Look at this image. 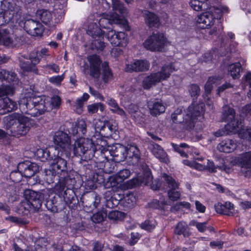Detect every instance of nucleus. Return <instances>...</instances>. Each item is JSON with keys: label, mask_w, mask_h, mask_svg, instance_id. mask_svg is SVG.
<instances>
[{"label": "nucleus", "mask_w": 251, "mask_h": 251, "mask_svg": "<svg viewBox=\"0 0 251 251\" xmlns=\"http://www.w3.org/2000/svg\"><path fill=\"white\" fill-rule=\"evenodd\" d=\"M183 163L186 165L199 171L204 170L205 169V165L201 164L195 161H190L188 160H184L183 161Z\"/></svg>", "instance_id": "53"}, {"label": "nucleus", "mask_w": 251, "mask_h": 251, "mask_svg": "<svg viewBox=\"0 0 251 251\" xmlns=\"http://www.w3.org/2000/svg\"><path fill=\"white\" fill-rule=\"evenodd\" d=\"M89 93L96 98L100 100H103V97L98 91L94 90L91 87H89Z\"/></svg>", "instance_id": "61"}, {"label": "nucleus", "mask_w": 251, "mask_h": 251, "mask_svg": "<svg viewBox=\"0 0 251 251\" xmlns=\"http://www.w3.org/2000/svg\"><path fill=\"white\" fill-rule=\"evenodd\" d=\"M18 105L16 101L9 98L0 99V115H3L16 110Z\"/></svg>", "instance_id": "25"}, {"label": "nucleus", "mask_w": 251, "mask_h": 251, "mask_svg": "<svg viewBox=\"0 0 251 251\" xmlns=\"http://www.w3.org/2000/svg\"><path fill=\"white\" fill-rule=\"evenodd\" d=\"M87 59L89 63L90 75L95 78H99L102 62L99 56L96 54L89 55Z\"/></svg>", "instance_id": "19"}, {"label": "nucleus", "mask_w": 251, "mask_h": 251, "mask_svg": "<svg viewBox=\"0 0 251 251\" xmlns=\"http://www.w3.org/2000/svg\"><path fill=\"white\" fill-rule=\"evenodd\" d=\"M174 71L176 69L173 64L163 66L160 71L152 73L144 78L142 82L143 88L147 90L150 89L153 85L169 78Z\"/></svg>", "instance_id": "8"}, {"label": "nucleus", "mask_w": 251, "mask_h": 251, "mask_svg": "<svg viewBox=\"0 0 251 251\" xmlns=\"http://www.w3.org/2000/svg\"><path fill=\"white\" fill-rule=\"evenodd\" d=\"M11 4H9L7 10H2L0 12L2 16L3 25L9 23L13 18L14 12Z\"/></svg>", "instance_id": "41"}, {"label": "nucleus", "mask_w": 251, "mask_h": 251, "mask_svg": "<svg viewBox=\"0 0 251 251\" xmlns=\"http://www.w3.org/2000/svg\"><path fill=\"white\" fill-rule=\"evenodd\" d=\"M78 131L81 132L82 134H84L86 132V124L82 120L78 122L75 126L72 128L70 133L75 136L78 133Z\"/></svg>", "instance_id": "42"}, {"label": "nucleus", "mask_w": 251, "mask_h": 251, "mask_svg": "<svg viewBox=\"0 0 251 251\" xmlns=\"http://www.w3.org/2000/svg\"><path fill=\"white\" fill-rule=\"evenodd\" d=\"M42 68L45 71L47 72L48 73H58L60 71V67L57 64L54 62H50L47 63L46 65H43Z\"/></svg>", "instance_id": "47"}, {"label": "nucleus", "mask_w": 251, "mask_h": 251, "mask_svg": "<svg viewBox=\"0 0 251 251\" xmlns=\"http://www.w3.org/2000/svg\"><path fill=\"white\" fill-rule=\"evenodd\" d=\"M150 63L146 60H135L126 65L125 70L127 72H143L149 70Z\"/></svg>", "instance_id": "21"}, {"label": "nucleus", "mask_w": 251, "mask_h": 251, "mask_svg": "<svg viewBox=\"0 0 251 251\" xmlns=\"http://www.w3.org/2000/svg\"><path fill=\"white\" fill-rule=\"evenodd\" d=\"M168 43L166 38L162 33L153 34L144 43V47L151 51H162Z\"/></svg>", "instance_id": "11"}, {"label": "nucleus", "mask_w": 251, "mask_h": 251, "mask_svg": "<svg viewBox=\"0 0 251 251\" xmlns=\"http://www.w3.org/2000/svg\"><path fill=\"white\" fill-rule=\"evenodd\" d=\"M112 9L108 14H103L99 19L100 26L103 28H110L113 24L126 25L127 24L125 16L127 9L119 0H112Z\"/></svg>", "instance_id": "4"}, {"label": "nucleus", "mask_w": 251, "mask_h": 251, "mask_svg": "<svg viewBox=\"0 0 251 251\" xmlns=\"http://www.w3.org/2000/svg\"><path fill=\"white\" fill-rule=\"evenodd\" d=\"M241 65L239 62L229 65L228 67V72L233 78H238L240 76Z\"/></svg>", "instance_id": "37"}, {"label": "nucleus", "mask_w": 251, "mask_h": 251, "mask_svg": "<svg viewBox=\"0 0 251 251\" xmlns=\"http://www.w3.org/2000/svg\"><path fill=\"white\" fill-rule=\"evenodd\" d=\"M31 92L22 95L19 100L20 109L23 113L31 116H38L46 111L51 110L53 107L58 106L61 103V99L58 96H54L50 100V103L40 97L32 96Z\"/></svg>", "instance_id": "2"}, {"label": "nucleus", "mask_w": 251, "mask_h": 251, "mask_svg": "<svg viewBox=\"0 0 251 251\" xmlns=\"http://www.w3.org/2000/svg\"><path fill=\"white\" fill-rule=\"evenodd\" d=\"M87 33L93 38L98 37L100 39H96L92 42V45L98 50H102L104 47V43L100 39L103 35L102 30L95 23H91L88 25Z\"/></svg>", "instance_id": "15"}, {"label": "nucleus", "mask_w": 251, "mask_h": 251, "mask_svg": "<svg viewBox=\"0 0 251 251\" xmlns=\"http://www.w3.org/2000/svg\"><path fill=\"white\" fill-rule=\"evenodd\" d=\"M18 82L16 74L12 72L0 71V98L4 96L12 95L14 86Z\"/></svg>", "instance_id": "9"}, {"label": "nucleus", "mask_w": 251, "mask_h": 251, "mask_svg": "<svg viewBox=\"0 0 251 251\" xmlns=\"http://www.w3.org/2000/svg\"><path fill=\"white\" fill-rule=\"evenodd\" d=\"M148 106L151 114L153 116H157L165 112V107L160 100H151L148 102Z\"/></svg>", "instance_id": "30"}, {"label": "nucleus", "mask_w": 251, "mask_h": 251, "mask_svg": "<svg viewBox=\"0 0 251 251\" xmlns=\"http://www.w3.org/2000/svg\"><path fill=\"white\" fill-rule=\"evenodd\" d=\"M189 91L192 97H197L199 95L200 88L196 84H192L189 87Z\"/></svg>", "instance_id": "58"}, {"label": "nucleus", "mask_w": 251, "mask_h": 251, "mask_svg": "<svg viewBox=\"0 0 251 251\" xmlns=\"http://www.w3.org/2000/svg\"><path fill=\"white\" fill-rule=\"evenodd\" d=\"M181 146H182V147H184V149L186 150L187 153H189L190 154H193V153L197 155L199 154L198 151L193 147H189L185 143H181Z\"/></svg>", "instance_id": "60"}, {"label": "nucleus", "mask_w": 251, "mask_h": 251, "mask_svg": "<svg viewBox=\"0 0 251 251\" xmlns=\"http://www.w3.org/2000/svg\"><path fill=\"white\" fill-rule=\"evenodd\" d=\"M151 150L152 154L160 161L165 163L168 162L167 154L159 145L156 144L151 145Z\"/></svg>", "instance_id": "31"}, {"label": "nucleus", "mask_w": 251, "mask_h": 251, "mask_svg": "<svg viewBox=\"0 0 251 251\" xmlns=\"http://www.w3.org/2000/svg\"><path fill=\"white\" fill-rule=\"evenodd\" d=\"M23 176V173H21L18 170L12 172L10 174L11 179L14 182H20Z\"/></svg>", "instance_id": "56"}, {"label": "nucleus", "mask_w": 251, "mask_h": 251, "mask_svg": "<svg viewBox=\"0 0 251 251\" xmlns=\"http://www.w3.org/2000/svg\"><path fill=\"white\" fill-rule=\"evenodd\" d=\"M35 155L41 161L44 162L50 159V152L47 149H38Z\"/></svg>", "instance_id": "45"}, {"label": "nucleus", "mask_w": 251, "mask_h": 251, "mask_svg": "<svg viewBox=\"0 0 251 251\" xmlns=\"http://www.w3.org/2000/svg\"><path fill=\"white\" fill-rule=\"evenodd\" d=\"M190 225L196 226L200 232H203L206 229L207 222L199 223L196 221H192L190 222Z\"/></svg>", "instance_id": "57"}, {"label": "nucleus", "mask_w": 251, "mask_h": 251, "mask_svg": "<svg viewBox=\"0 0 251 251\" xmlns=\"http://www.w3.org/2000/svg\"><path fill=\"white\" fill-rule=\"evenodd\" d=\"M115 198L116 199H119L120 200H123L126 203H127L129 206L133 205L135 202L136 199L134 194L132 193H126L125 194H115Z\"/></svg>", "instance_id": "39"}, {"label": "nucleus", "mask_w": 251, "mask_h": 251, "mask_svg": "<svg viewBox=\"0 0 251 251\" xmlns=\"http://www.w3.org/2000/svg\"><path fill=\"white\" fill-rule=\"evenodd\" d=\"M89 98V95L87 93H85L83 94L82 97L78 98L76 100L74 107L75 108V111L77 113L80 114L82 112L84 102L88 100Z\"/></svg>", "instance_id": "38"}, {"label": "nucleus", "mask_w": 251, "mask_h": 251, "mask_svg": "<svg viewBox=\"0 0 251 251\" xmlns=\"http://www.w3.org/2000/svg\"><path fill=\"white\" fill-rule=\"evenodd\" d=\"M215 209L220 214L233 216L235 214L234 205L230 202H226L224 204L218 202L215 205Z\"/></svg>", "instance_id": "26"}, {"label": "nucleus", "mask_w": 251, "mask_h": 251, "mask_svg": "<svg viewBox=\"0 0 251 251\" xmlns=\"http://www.w3.org/2000/svg\"><path fill=\"white\" fill-rule=\"evenodd\" d=\"M131 174V171L129 169H124L120 170L114 176L113 179L116 183L119 184L123 182L125 180L127 179Z\"/></svg>", "instance_id": "35"}, {"label": "nucleus", "mask_w": 251, "mask_h": 251, "mask_svg": "<svg viewBox=\"0 0 251 251\" xmlns=\"http://www.w3.org/2000/svg\"><path fill=\"white\" fill-rule=\"evenodd\" d=\"M20 66V67L25 71L27 72H33L34 73L37 74L38 70L35 67L30 64L28 61H25L24 60L23 56L19 58Z\"/></svg>", "instance_id": "48"}, {"label": "nucleus", "mask_w": 251, "mask_h": 251, "mask_svg": "<svg viewBox=\"0 0 251 251\" xmlns=\"http://www.w3.org/2000/svg\"><path fill=\"white\" fill-rule=\"evenodd\" d=\"M56 176H57V174L54 173L50 167L49 169H46L44 171V179L48 183H52Z\"/></svg>", "instance_id": "49"}, {"label": "nucleus", "mask_w": 251, "mask_h": 251, "mask_svg": "<svg viewBox=\"0 0 251 251\" xmlns=\"http://www.w3.org/2000/svg\"><path fill=\"white\" fill-rule=\"evenodd\" d=\"M24 27L27 33L34 36H41L44 30V28L40 22L32 19L26 21Z\"/></svg>", "instance_id": "17"}, {"label": "nucleus", "mask_w": 251, "mask_h": 251, "mask_svg": "<svg viewBox=\"0 0 251 251\" xmlns=\"http://www.w3.org/2000/svg\"><path fill=\"white\" fill-rule=\"evenodd\" d=\"M173 146L175 151L178 152L181 156L187 157V152L184 149V147H182V146H181V144L179 145H174L173 144Z\"/></svg>", "instance_id": "59"}, {"label": "nucleus", "mask_w": 251, "mask_h": 251, "mask_svg": "<svg viewBox=\"0 0 251 251\" xmlns=\"http://www.w3.org/2000/svg\"><path fill=\"white\" fill-rule=\"evenodd\" d=\"M208 0H191L189 4L194 10L200 11L206 9L208 8Z\"/></svg>", "instance_id": "36"}, {"label": "nucleus", "mask_w": 251, "mask_h": 251, "mask_svg": "<svg viewBox=\"0 0 251 251\" xmlns=\"http://www.w3.org/2000/svg\"><path fill=\"white\" fill-rule=\"evenodd\" d=\"M196 209L199 212L203 213L205 211L206 207L202 204L201 202L198 201H196L195 202Z\"/></svg>", "instance_id": "62"}, {"label": "nucleus", "mask_w": 251, "mask_h": 251, "mask_svg": "<svg viewBox=\"0 0 251 251\" xmlns=\"http://www.w3.org/2000/svg\"><path fill=\"white\" fill-rule=\"evenodd\" d=\"M107 104L112 107L111 111L119 115L123 118H126V114L125 111L121 108H120L117 102L115 100L112 98H109L107 100Z\"/></svg>", "instance_id": "34"}, {"label": "nucleus", "mask_w": 251, "mask_h": 251, "mask_svg": "<svg viewBox=\"0 0 251 251\" xmlns=\"http://www.w3.org/2000/svg\"><path fill=\"white\" fill-rule=\"evenodd\" d=\"M37 16L46 25L50 27H54L58 22L55 19L53 21V13L50 11L41 9L37 11Z\"/></svg>", "instance_id": "24"}, {"label": "nucleus", "mask_w": 251, "mask_h": 251, "mask_svg": "<svg viewBox=\"0 0 251 251\" xmlns=\"http://www.w3.org/2000/svg\"><path fill=\"white\" fill-rule=\"evenodd\" d=\"M237 147L236 140L226 139L222 141L217 145V149L221 152L229 153L233 151Z\"/></svg>", "instance_id": "28"}, {"label": "nucleus", "mask_w": 251, "mask_h": 251, "mask_svg": "<svg viewBox=\"0 0 251 251\" xmlns=\"http://www.w3.org/2000/svg\"><path fill=\"white\" fill-rule=\"evenodd\" d=\"M50 167L59 178V190L63 191L65 187H69L75 181L74 179L68 177L67 161L64 159L59 156L56 157L52 160Z\"/></svg>", "instance_id": "6"}, {"label": "nucleus", "mask_w": 251, "mask_h": 251, "mask_svg": "<svg viewBox=\"0 0 251 251\" xmlns=\"http://www.w3.org/2000/svg\"><path fill=\"white\" fill-rule=\"evenodd\" d=\"M222 79V77L219 75L209 77L204 86L205 92L207 94L210 93L212 89L213 84H218Z\"/></svg>", "instance_id": "40"}, {"label": "nucleus", "mask_w": 251, "mask_h": 251, "mask_svg": "<svg viewBox=\"0 0 251 251\" xmlns=\"http://www.w3.org/2000/svg\"><path fill=\"white\" fill-rule=\"evenodd\" d=\"M65 72L61 75L50 77L49 78V82L56 86H60L65 78Z\"/></svg>", "instance_id": "51"}, {"label": "nucleus", "mask_w": 251, "mask_h": 251, "mask_svg": "<svg viewBox=\"0 0 251 251\" xmlns=\"http://www.w3.org/2000/svg\"><path fill=\"white\" fill-rule=\"evenodd\" d=\"M174 232L177 235L183 234L184 236H188V226L186 223L179 222L176 225Z\"/></svg>", "instance_id": "44"}, {"label": "nucleus", "mask_w": 251, "mask_h": 251, "mask_svg": "<svg viewBox=\"0 0 251 251\" xmlns=\"http://www.w3.org/2000/svg\"><path fill=\"white\" fill-rule=\"evenodd\" d=\"M235 163L242 169V173L251 169V151L243 152L235 157Z\"/></svg>", "instance_id": "22"}, {"label": "nucleus", "mask_w": 251, "mask_h": 251, "mask_svg": "<svg viewBox=\"0 0 251 251\" xmlns=\"http://www.w3.org/2000/svg\"><path fill=\"white\" fill-rule=\"evenodd\" d=\"M21 43V39L8 30L4 29L0 31V44L5 46L17 47Z\"/></svg>", "instance_id": "18"}, {"label": "nucleus", "mask_w": 251, "mask_h": 251, "mask_svg": "<svg viewBox=\"0 0 251 251\" xmlns=\"http://www.w3.org/2000/svg\"><path fill=\"white\" fill-rule=\"evenodd\" d=\"M108 217L113 221H120L124 218L125 214L118 211H111L109 212Z\"/></svg>", "instance_id": "50"}, {"label": "nucleus", "mask_w": 251, "mask_h": 251, "mask_svg": "<svg viewBox=\"0 0 251 251\" xmlns=\"http://www.w3.org/2000/svg\"><path fill=\"white\" fill-rule=\"evenodd\" d=\"M145 22L149 26H157L159 25L158 17L153 13L146 11L144 13Z\"/></svg>", "instance_id": "33"}, {"label": "nucleus", "mask_w": 251, "mask_h": 251, "mask_svg": "<svg viewBox=\"0 0 251 251\" xmlns=\"http://www.w3.org/2000/svg\"><path fill=\"white\" fill-rule=\"evenodd\" d=\"M18 170L23 173V176L26 177H30L39 171L40 167L36 163L26 160L20 163L18 165Z\"/></svg>", "instance_id": "20"}, {"label": "nucleus", "mask_w": 251, "mask_h": 251, "mask_svg": "<svg viewBox=\"0 0 251 251\" xmlns=\"http://www.w3.org/2000/svg\"><path fill=\"white\" fill-rule=\"evenodd\" d=\"M156 226V222L153 219L146 220L142 223L140 227L146 230L151 231Z\"/></svg>", "instance_id": "52"}, {"label": "nucleus", "mask_w": 251, "mask_h": 251, "mask_svg": "<svg viewBox=\"0 0 251 251\" xmlns=\"http://www.w3.org/2000/svg\"><path fill=\"white\" fill-rule=\"evenodd\" d=\"M196 20L198 23L202 24L201 28H209L214 24L215 19L211 13L206 12L198 15Z\"/></svg>", "instance_id": "29"}, {"label": "nucleus", "mask_w": 251, "mask_h": 251, "mask_svg": "<svg viewBox=\"0 0 251 251\" xmlns=\"http://www.w3.org/2000/svg\"><path fill=\"white\" fill-rule=\"evenodd\" d=\"M241 123L236 122V126L234 123L227 124L224 128L219 129L214 133V135L219 137L222 136L229 134L230 133H238L239 137L243 139L251 141V128H241Z\"/></svg>", "instance_id": "10"}, {"label": "nucleus", "mask_w": 251, "mask_h": 251, "mask_svg": "<svg viewBox=\"0 0 251 251\" xmlns=\"http://www.w3.org/2000/svg\"><path fill=\"white\" fill-rule=\"evenodd\" d=\"M25 200L20 206L19 209L24 214H27L30 211H34L39 209L44 200V195L41 192L31 190H26L24 193Z\"/></svg>", "instance_id": "7"}, {"label": "nucleus", "mask_w": 251, "mask_h": 251, "mask_svg": "<svg viewBox=\"0 0 251 251\" xmlns=\"http://www.w3.org/2000/svg\"><path fill=\"white\" fill-rule=\"evenodd\" d=\"M235 112L234 109L228 105H226L223 107V115L222 119L225 121L228 122V124H231L232 125V123H234V126H236V122L238 121L239 123H241L242 128H247V127H243L242 122L241 120H238L235 119Z\"/></svg>", "instance_id": "27"}, {"label": "nucleus", "mask_w": 251, "mask_h": 251, "mask_svg": "<svg viewBox=\"0 0 251 251\" xmlns=\"http://www.w3.org/2000/svg\"><path fill=\"white\" fill-rule=\"evenodd\" d=\"M105 36L111 45L115 47H125L128 42L127 35L124 32L111 29L106 33Z\"/></svg>", "instance_id": "13"}, {"label": "nucleus", "mask_w": 251, "mask_h": 251, "mask_svg": "<svg viewBox=\"0 0 251 251\" xmlns=\"http://www.w3.org/2000/svg\"><path fill=\"white\" fill-rule=\"evenodd\" d=\"M152 176L151 171L148 169L144 170L143 175L127 181V188H132L144 183L145 185H151Z\"/></svg>", "instance_id": "16"}, {"label": "nucleus", "mask_w": 251, "mask_h": 251, "mask_svg": "<svg viewBox=\"0 0 251 251\" xmlns=\"http://www.w3.org/2000/svg\"><path fill=\"white\" fill-rule=\"evenodd\" d=\"M128 111L131 116L136 120H140V118H142V113L139 111L138 107L135 104H130L128 108Z\"/></svg>", "instance_id": "46"}, {"label": "nucleus", "mask_w": 251, "mask_h": 251, "mask_svg": "<svg viewBox=\"0 0 251 251\" xmlns=\"http://www.w3.org/2000/svg\"><path fill=\"white\" fill-rule=\"evenodd\" d=\"M239 206L243 210H247L251 208V201H243L239 203Z\"/></svg>", "instance_id": "64"}, {"label": "nucleus", "mask_w": 251, "mask_h": 251, "mask_svg": "<svg viewBox=\"0 0 251 251\" xmlns=\"http://www.w3.org/2000/svg\"><path fill=\"white\" fill-rule=\"evenodd\" d=\"M53 142L57 149L67 157L70 156L72 151L75 155L81 156L85 159L89 160L94 156V145L90 139L79 137L75 139L72 148L70 137L67 133L59 130L55 133Z\"/></svg>", "instance_id": "1"}, {"label": "nucleus", "mask_w": 251, "mask_h": 251, "mask_svg": "<svg viewBox=\"0 0 251 251\" xmlns=\"http://www.w3.org/2000/svg\"><path fill=\"white\" fill-rule=\"evenodd\" d=\"M98 106L99 105H98L97 103L88 105L87 106V110L88 112L90 114H94L96 113L98 110Z\"/></svg>", "instance_id": "63"}, {"label": "nucleus", "mask_w": 251, "mask_h": 251, "mask_svg": "<svg viewBox=\"0 0 251 251\" xmlns=\"http://www.w3.org/2000/svg\"><path fill=\"white\" fill-rule=\"evenodd\" d=\"M106 216V213L103 211H101L95 213L92 217L91 219L93 222L99 223L103 221Z\"/></svg>", "instance_id": "54"}, {"label": "nucleus", "mask_w": 251, "mask_h": 251, "mask_svg": "<svg viewBox=\"0 0 251 251\" xmlns=\"http://www.w3.org/2000/svg\"><path fill=\"white\" fill-rule=\"evenodd\" d=\"M204 109L202 104H192L188 107L185 117L182 115V110L178 108L172 114V119L175 123H184L186 127H191L198 117L203 116Z\"/></svg>", "instance_id": "5"}, {"label": "nucleus", "mask_w": 251, "mask_h": 251, "mask_svg": "<svg viewBox=\"0 0 251 251\" xmlns=\"http://www.w3.org/2000/svg\"><path fill=\"white\" fill-rule=\"evenodd\" d=\"M7 134L20 137L25 135L30 129V119L23 114L14 113L3 119Z\"/></svg>", "instance_id": "3"}, {"label": "nucleus", "mask_w": 251, "mask_h": 251, "mask_svg": "<svg viewBox=\"0 0 251 251\" xmlns=\"http://www.w3.org/2000/svg\"><path fill=\"white\" fill-rule=\"evenodd\" d=\"M244 84L249 86V92L248 93V97L251 99V72H248L245 76ZM242 112L245 114L251 115V103L245 105L242 108Z\"/></svg>", "instance_id": "32"}, {"label": "nucleus", "mask_w": 251, "mask_h": 251, "mask_svg": "<svg viewBox=\"0 0 251 251\" xmlns=\"http://www.w3.org/2000/svg\"><path fill=\"white\" fill-rule=\"evenodd\" d=\"M126 147L121 144H116L111 147H109L107 149L103 148L101 151V155L105 160H108V154H109L115 162H119L126 159Z\"/></svg>", "instance_id": "12"}, {"label": "nucleus", "mask_w": 251, "mask_h": 251, "mask_svg": "<svg viewBox=\"0 0 251 251\" xmlns=\"http://www.w3.org/2000/svg\"><path fill=\"white\" fill-rule=\"evenodd\" d=\"M126 148V159L130 164H138L140 159V151L138 148L133 145H127Z\"/></svg>", "instance_id": "23"}, {"label": "nucleus", "mask_w": 251, "mask_h": 251, "mask_svg": "<svg viewBox=\"0 0 251 251\" xmlns=\"http://www.w3.org/2000/svg\"><path fill=\"white\" fill-rule=\"evenodd\" d=\"M163 177L170 188L168 192L169 198L172 201H177L180 198L181 192L179 187V183L171 176L166 174H163Z\"/></svg>", "instance_id": "14"}, {"label": "nucleus", "mask_w": 251, "mask_h": 251, "mask_svg": "<svg viewBox=\"0 0 251 251\" xmlns=\"http://www.w3.org/2000/svg\"><path fill=\"white\" fill-rule=\"evenodd\" d=\"M93 125L96 132H97L100 133L105 128V123L100 120H93Z\"/></svg>", "instance_id": "55"}, {"label": "nucleus", "mask_w": 251, "mask_h": 251, "mask_svg": "<svg viewBox=\"0 0 251 251\" xmlns=\"http://www.w3.org/2000/svg\"><path fill=\"white\" fill-rule=\"evenodd\" d=\"M102 78L103 81L104 82H107L111 80L113 78V75L107 63L106 62L103 63L102 64Z\"/></svg>", "instance_id": "43"}]
</instances>
